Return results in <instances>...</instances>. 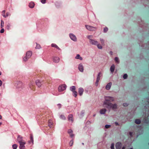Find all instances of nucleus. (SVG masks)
<instances>
[{"instance_id": "1", "label": "nucleus", "mask_w": 149, "mask_h": 149, "mask_svg": "<svg viewBox=\"0 0 149 149\" xmlns=\"http://www.w3.org/2000/svg\"><path fill=\"white\" fill-rule=\"evenodd\" d=\"M104 104L107 106H104L109 109L112 108L113 109H116L117 107V104H113L110 102H105L104 103Z\"/></svg>"}, {"instance_id": "2", "label": "nucleus", "mask_w": 149, "mask_h": 149, "mask_svg": "<svg viewBox=\"0 0 149 149\" xmlns=\"http://www.w3.org/2000/svg\"><path fill=\"white\" fill-rule=\"evenodd\" d=\"M91 40V41H89V42L91 44L93 45H97L98 48L99 49H102V47L101 45H100L97 41L93 39Z\"/></svg>"}, {"instance_id": "3", "label": "nucleus", "mask_w": 149, "mask_h": 149, "mask_svg": "<svg viewBox=\"0 0 149 149\" xmlns=\"http://www.w3.org/2000/svg\"><path fill=\"white\" fill-rule=\"evenodd\" d=\"M32 55V52L31 51L27 52L26 54V56L23 58V61H27L28 59L30 58Z\"/></svg>"}, {"instance_id": "4", "label": "nucleus", "mask_w": 149, "mask_h": 149, "mask_svg": "<svg viewBox=\"0 0 149 149\" xmlns=\"http://www.w3.org/2000/svg\"><path fill=\"white\" fill-rule=\"evenodd\" d=\"M114 100V98L113 97L107 96L105 98V101L104 103V105H105L104 103L105 102H112Z\"/></svg>"}, {"instance_id": "5", "label": "nucleus", "mask_w": 149, "mask_h": 149, "mask_svg": "<svg viewBox=\"0 0 149 149\" xmlns=\"http://www.w3.org/2000/svg\"><path fill=\"white\" fill-rule=\"evenodd\" d=\"M66 86V85L64 84L60 85L58 88V91L61 92L63 91L65 89Z\"/></svg>"}, {"instance_id": "6", "label": "nucleus", "mask_w": 149, "mask_h": 149, "mask_svg": "<svg viewBox=\"0 0 149 149\" xmlns=\"http://www.w3.org/2000/svg\"><path fill=\"white\" fill-rule=\"evenodd\" d=\"M85 26L86 28L89 31H93L96 30V28L95 27H93L91 26L86 25Z\"/></svg>"}, {"instance_id": "7", "label": "nucleus", "mask_w": 149, "mask_h": 149, "mask_svg": "<svg viewBox=\"0 0 149 149\" xmlns=\"http://www.w3.org/2000/svg\"><path fill=\"white\" fill-rule=\"evenodd\" d=\"M69 36L72 40L75 42L77 41V38L74 34L72 33H70L69 34Z\"/></svg>"}, {"instance_id": "8", "label": "nucleus", "mask_w": 149, "mask_h": 149, "mask_svg": "<svg viewBox=\"0 0 149 149\" xmlns=\"http://www.w3.org/2000/svg\"><path fill=\"white\" fill-rule=\"evenodd\" d=\"M29 86L31 89L32 90H34L35 88L34 82L31 81L29 84Z\"/></svg>"}, {"instance_id": "9", "label": "nucleus", "mask_w": 149, "mask_h": 149, "mask_svg": "<svg viewBox=\"0 0 149 149\" xmlns=\"http://www.w3.org/2000/svg\"><path fill=\"white\" fill-rule=\"evenodd\" d=\"M19 148L20 149H25V147L24 146L25 144H26V142L24 141L22 142H21L19 143Z\"/></svg>"}, {"instance_id": "10", "label": "nucleus", "mask_w": 149, "mask_h": 149, "mask_svg": "<svg viewBox=\"0 0 149 149\" xmlns=\"http://www.w3.org/2000/svg\"><path fill=\"white\" fill-rule=\"evenodd\" d=\"M17 140L19 143L24 141L23 139V137L19 135L18 136Z\"/></svg>"}, {"instance_id": "11", "label": "nucleus", "mask_w": 149, "mask_h": 149, "mask_svg": "<svg viewBox=\"0 0 149 149\" xmlns=\"http://www.w3.org/2000/svg\"><path fill=\"white\" fill-rule=\"evenodd\" d=\"M78 69L81 72L84 71V67L82 63H80L79 65Z\"/></svg>"}, {"instance_id": "12", "label": "nucleus", "mask_w": 149, "mask_h": 149, "mask_svg": "<svg viewBox=\"0 0 149 149\" xmlns=\"http://www.w3.org/2000/svg\"><path fill=\"white\" fill-rule=\"evenodd\" d=\"M60 60V58L57 57H54L53 58V61L56 63H58Z\"/></svg>"}, {"instance_id": "13", "label": "nucleus", "mask_w": 149, "mask_h": 149, "mask_svg": "<svg viewBox=\"0 0 149 149\" xmlns=\"http://www.w3.org/2000/svg\"><path fill=\"white\" fill-rule=\"evenodd\" d=\"M122 146V144L120 142H118L116 143V147L117 149H120Z\"/></svg>"}, {"instance_id": "14", "label": "nucleus", "mask_w": 149, "mask_h": 149, "mask_svg": "<svg viewBox=\"0 0 149 149\" xmlns=\"http://www.w3.org/2000/svg\"><path fill=\"white\" fill-rule=\"evenodd\" d=\"M84 91V90L83 88H79L78 90V93L79 95L80 96H81L83 95Z\"/></svg>"}, {"instance_id": "15", "label": "nucleus", "mask_w": 149, "mask_h": 149, "mask_svg": "<svg viewBox=\"0 0 149 149\" xmlns=\"http://www.w3.org/2000/svg\"><path fill=\"white\" fill-rule=\"evenodd\" d=\"M42 82H40L39 80H37L36 81V84L37 86L40 87L42 84Z\"/></svg>"}, {"instance_id": "16", "label": "nucleus", "mask_w": 149, "mask_h": 149, "mask_svg": "<svg viewBox=\"0 0 149 149\" xmlns=\"http://www.w3.org/2000/svg\"><path fill=\"white\" fill-rule=\"evenodd\" d=\"M30 141H29V143H30L31 142H32V144H33L34 140L33 136V135L32 134H30Z\"/></svg>"}, {"instance_id": "17", "label": "nucleus", "mask_w": 149, "mask_h": 149, "mask_svg": "<svg viewBox=\"0 0 149 149\" xmlns=\"http://www.w3.org/2000/svg\"><path fill=\"white\" fill-rule=\"evenodd\" d=\"M68 133L70 134V136L71 137H72L74 136V135L72 134V130L70 129L69 130H68Z\"/></svg>"}, {"instance_id": "18", "label": "nucleus", "mask_w": 149, "mask_h": 149, "mask_svg": "<svg viewBox=\"0 0 149 149\" xmlns=\"http://www.w3.org/2000/svg\"><path fill=\"white\" fill-rule=\"evenodd\" d=\"M35 6L34 3L33 2H30L29 5V7L31 8H33Z\"/></svg>"}, {"instance_id": "19", "label": "nucleus", "mask_w": 149, "mask_h": 149, "mask_svg": "<svg viewBox=\"0 0 149 149\" xmlns=\"http://www.w3.org/2000/svg\"><path fill=\"white\" fill-rule=\"evenodd\" d=\"M111 85V82H110V83H108L106 87V89L107 90H109L110 88Z\"/></svg>"}, {"instance_id": "20", "label": "nucleus", "mask_w": 149, "mask_h": 149, "mask_svg": "<svg viewBox=\"0 0 149 149\" xmlns=\"http://www.w3.org/2000/svg\"><path fill=\"white\" fill-rule=\"evenodd\" d=\"M68 118L69 120H71L72 122H73V115L71 114H69L68 116Z\"/></svg>"}, {"instance_id": "21", "label": "nucleus", "mask_w": 149, "mask_h": 149, "mask_svg": "<svg viewBox=\"0 0 149 149\" xmlns=\"http://www.w3.org/2000/svg\"><path fill=\"white\" fill-rule=\"evenodd\" d=\"M48 124V126L50 128H51L53 127L52 123L51 120H49Z\"/></svg>"}, {"instance_id": "22", "label": "nucleus", "mask_w": 149, "mask_h": 149, "mask_svg": "<svg viewBox=\"0 0 149 149\" xmlns=\"http://www.w3.org/2000/svg\"><path fill=\"white\" fill-rule=\"evenodd\" d=\"M75 58L77 59H79L81 61L83 60V58L81 57L80 55L79 54H78L76 55V56L75 57Z\"/></svg>"}, {"instance_id": "23", "label": "nucleus", "mask_w": 149, "mask_h": 149, "mask_svg": "<svg viewBox=\"0 0 149 149\" xmlns=\"http://www.w3.org/2000/svg\"><path fill=\"white\" fill-rule=\"evenodd\" d=\"M23 86V84L22 83L21 81H19L18 82V83L17 84V87L19 88L20 87H22Z\"/></svg>"}, {"instance_id": "24", "label": "nucleus", "mask_w": 149, "mask_h": 149, "mask_svg": "<svg viewBox=\"0 0 149 149\" xmlns=\"http://www.w3.org/2000/svg\"><path fill=\"white\" fill-rule=\"evenodd\" d=\"M106 111V109H102L100 111V113L101 114H104L105 113Z\"/></svg>"}, {"instance_id": "25", "label": "nucleus", "mask_w": 149, "mask_h": 149, "mask_svg": "<svg viewBox=\"0 0 149 149\" xmlns=\"http://www.w3.org/2000/svg\"><path fill=\"white\" fill-rule=\"evenodd\" d=\"M135 123L137 124H139L141 123V121L139 119H136L135 120Z\"/></svg>"}, {"instance_id": "26", "label": "nucleus", "mask_w": 149, "mask_h": 149, "mask_svg": "<svg viewBox=\"0 0 149 149\" xmlns=\"http://www.w3.org/2000/svg\"><path fill=\"white\" fill-rule=\"evenodd\" d=\"M115 69V66L114 65H113L110 68V70L111 71L113 72Z\"/></svg>"}, {"instance_id": "27", "label": "nucleus", "mask_w": 149, "mask_h": 149, "mask_svg": "<svg viewBox=\"0 0 149 149\" xmlns=\"http://www.w3.org/2000/svg\"><path fill=\"white\" fill-rule=\"evenodd\" d=\"M52 46L53 47H55L57 49H58L59 50H60V48L56 44H52Z\"/></svg>"}, {"instance_id": "28", "label": "nucleus", "mask_w": 149, "mask_h": 149, "mask_svg": "<svg viewBox=\"0 0 149 149\" xmlns=\"http://www.w3.org/2000/svg\"><path fill=\"white\" fill-rule=\"evenodd\" d=\"M101 74V72H100L98 73L97 77V80L98 81H99L100 79V75Z\"/></svg>"}, {"instance_id": "29", "label": "nucleus", "mask_w": 149, "mask_h": 149, "mask_svg": "<svg viewBox=\"0 0 149 149\" xmlns=\"http://www.w3.org/2000/svg\"><path fill=\"white\" fill-rule=\"evenodd\" d=\"M75 86H72L70 88V90L72 91H75Z\"/></svg>"}, {"instance_id": "30", "label": "nucleus", "mask_w": 149, "mask_h": 149, "mask_svg": "<svg viewBox=\"0 0 149 149\" xmlns=\"http://www.w3.org/2000/svg\"><path fill=\"white\" fill-rule=\"evenodd\" d=\"M73 95L75 97H76L77 95V92L76 91H73Z\"/></svg>"}, {"instance_id": "31", "label": "nucleus", "mask_w": 149, "mask_h": 149, "mask_svg": "<svg viewBox=\"0 0 149 149\" xmlns=\"http://www.w3.org/2000/svg\"><path fill=\"white\" fill-rule=\"evenodd\" d=\"M4 22L2 20L1 21V27L2 28L4 26Z\"/></svg>"}, {"instance_id": "32", "label": "nucleus", "mask_w": 149, "mask_h": 149, "mask_svg": "<svg viewBox=\"0 0 149 149\" xmlns=\"http://www.w3.org/2000/svg\"><path fill=\"white\" fill-rule=\"evenodd\" d=\"M17 144H14L12 145V147L13 149H16L17 148Z\"/></svg>"}, {"instance_id": "33", "label": "nucleus", "mask_w": 149, "mask_h": 149, "mask_svg": "<svg viewBox=\"0 0 149 149\" xmlns=\"http://www.w3.org/2000/svg\"><path fill=\"white\" fill-rule=\"evenodd\" d=\"M36 47L35 48L36 49H40V48H41V47L40 46V45L39 44H37V43H36Z\"/></svg>"}, {"instance_id": "34", "label": "nucleus", "mask_w": 149, "mask_h": 149, "mask_svg": "<svg viewBox=\"0 0 149 149\" xmlns=\"http://www.w3.org/2000/svg\"><path fill=\"white\" fill-rule=\"evenodd\" d=\"M5 10H3L2 12V15L4 17L6 18V16L5 15Z\"/></svg>"}, {"instance_id": "35", "label": "nucleus", "mask_w": 149, "mask_h": 149, "mask_svg": "<svg viewBox=\"0 0 149 149\" xmlns=\"http://www.w3.org/2000/svg\"><path fill=\"white\" fill-rule=\"evenodd\" d=\"M100 41L101 42L102 45H104V40L102 38L100 39Z\"/></svg>"}, {"instance_id": "36", "label": "nucleus", "mask_w": 149, "mask_h": 149, "mask_svg": "<svg viewBox=\"0 0 149 149\" xmlns=\"http://www.w3.org/2000/svg\"><path fill=\"white\" fill-rule=\"evenodd\" d=\"M89 39V41H91V40H93L92 38H93V36H88L87 37Z\"/></svg>"}, {"instance_id": "37", "label": "nucleus", "mask_w": 149, "mask_h": 149, "mask_svg": "<svg viewBox=\"0 0 149 149\" xmlns=\"http://www.w3.org/2000/svg\"><path fill=\"white\" fill-rule=\"evenodd\" d=\"M115 60L116 62L117 63H119V59L118 57H116L115 59Z\"/></svg>"}, {"instance_id": "38", "label": "nucleus", "mask_w": 149, "mask_h": 149, "mask_svg": "<svg viewBox=\"0 0 149 149\" xmlns=\"http://www.w3.org/2000/svg\"><path fill=\"white\" fill-rule=\"evenodd\" d=\"M73 143V140H72L70 141L69 143V145L70 146H72V145Z\"/></svg>"}, {"instance_id": "39", "label": "nucleus", "mask_w": 149, "mask_h": 149, "mask_svg": "<svg viewBox=\"0 0 149 149\" xmlns=\"http://www.w3.org/2000/svg\"><path fill=\"white\" fill-rule=\"evenodd\" d=\"M60 118L64 120H65L66 118L63 115H61L60 116Z\"/></svg>"}, {"instance_id": "40", "label": "nucleus", "mask_w": 149, "mask_h": 149, "mask_svg": "<svg viewBox=\"0 0 149 149\" xmlns=\"http://www.w3.org/2000/svg\"><path fill=\"white\" fill-rule=\"evenodd\" d=\"M127 77V74H125L123 76V78L124 79H126Z\"/></svg>"}, {"instance_id": "41", "label": "nucleus", "mask_w": 149, "mask_h": 149, "mask_svg": "<svg viewBox=\"0 0 149 149\" xmlns=\"http://www.w3.org/2000/svg\"><path fill=\"white\" fill-rule=\"evenodd\" d=\"M111 149H114V144L113 143L111 144Z\"/></svg>"}, {"instance_id": "42", "label": "nucleus", "mask_w": 149, "mask_h": 149, "mask_svg": "<svg viewBox=\"0 0 149 149\" xmlns=\"http://www.w3.org/2000/svg\"><path fill=\"white\" fill-rule=\"evenodd\" d=\"M10 25L9 24H8L6 26V28L7 29L9 30L10 28Z\"/></svg>"}, {"instance_id": "43", "label": "nucleus", "mask_w": 149, "mask_h": 149, "mask_svg": "<svg viewBox=\"0 0 149 149\" xmlns=\"http://www.w3.org/2000/svg\"><path fill=\"white\" fill-rule=\"evenodd\" d=\"M108 30V29L107 27L105 28L104 29V32H106Z\"/></svg>"}, {"instance_id": "44", "label": "nucleus", "mask_w": 149, "mask_h": 149, "mask_svg": "<svg viewBox=\"0 0 149 149\" xmlns=\"http://www.w3.org/2000/svg\"><path fill=\"white\" fill-rule=\"evenodd\" d=\"M110 126H111V125H105V127L107 129V128H109L110 127Z\"/></svg>"}, {"instance_id": "45", "label": "nucleus", "mask_w": 149, "mask_h": 149, "mask_svg": "<svg viewBox=\"0 0 149 149\" xmlns=\"http://www.w3.org/2000/svg\"><path fill=\"white\" fill-rule=\"evenodd\" d=\"M46 1V0H40L41 2L43 4L45 3Z\"/></svg>"}, {"instance_id": "46", "label": "nucleus", "mask_w": 149, "mask_h": 149, "mask_svg": "<svg viewBox=\"0 0 149 149\" xmlns=\"http://www.w3.org/2000/svg\"><path fill=\"white\" fill-rule=\"evenodd\" d=\"M4 32V29L2 28L0 31V32L1 33H3Z\"/></svg>"}, {"instance_id": "47", "label": "nucleus", "mask_w": 149, "mask_h": 149, "mask_svg": "<svg viewBox=\"0 0 149 149\" xmlns=\"http://www.w3.org/2000/svg\"><path fill=\"white\" fill-rule=\"evenodd\" d=\"M10 15V13H8V12H7L6 13V17H8V16H9Z\"/></svg>"}, {"instance_id": "48", "label": "nucleus", "mask_w": 149, "mask_h": 149, "mask_svg": "<svg viewBox=\"0 0 149 149\" xmlns=\"http://www.w3.org/2000/svg\"><path fill=\"white\" fill-rule=\"evenodd\" d=\"M123 105L124 107H126L128 105V104L127 103H124L123 104Z\"/></svg>"}, {"instance_id": "49", "label": "nucleus", "mask_w": 149, "mask_h": 149, "mask_svg": "<svg viewBox=\"0 0 149 149\" xmlns=\"http://www.w3.org/2000/svg\"><path fill=\"white\" fill-rule=\"evenodd\" d=\"M57 106L59 108H60L61 107V104H57Z\"/></svg>"}, {"instance_id": "50", "label": "nucleus", "mask_w": 149, "mask_h": 149, "mask_svg": "<svg viewBox=\"0 0 149 149\" xmlns=\"http://www.w3.org/2000/svg\"><path fill=\"white\" fill-rule=\"evenodd\" d=\"M99 81H97V80H96V82H95V84L96 86H97L98 85Z\"/></svg>"}, {"instance_id": "51", "label": "nucleus", "mask_w": 149, "mask_h": 149, "mask_svg": "<svg viewBox=\"0 0 149 149\" xmlns=\"http://www.w3.org/2000/svg\"><path fill=\"white\" fill-rule=\"evenodd\" d=\"M132 134H133V132H130L129 133V134L130 135V136L132 137Z\"/></svg>"}, {"instance_id": "52", "label": "nucleus", "mask_w": 149, "mask_h": 149, "mask_svg": "<svg viewBox=\"0 0 149 149\" xmlns=\"http://www.w3.org/2000/svg\"><path fill=\"white\" fill-rule=\"evenodd\" d=\"M115 125H116V126H118V125H119V124H118V123L117 122H116L115 123Z\"/></svg>"}, {"instance_id": "53", "label": "nucleus", "mask_w": 149, "mask_h": 149, "mask_svg": "<svg viewBox=\"0 0 149 149\" xmlns=\"http://www.w3.org/2000/svg\"><path fill=\"white\" fill-rule=\"evenodd\" d=\"M2 82L1 80H0V86L2 85Z\"/></svg>"}, {"instance_id": "54", "label": "nucleus", "mask_w": 149, "mask_h": 149, "mask_svg": "<svg viewBox=\"0 0 149 149\" xmlns=\"http://www.w3.org/2000/svg\"><path fill=\"white\" fill-rule=\"evenodd\" d=\"M125 149V147H123L122 148V149Z\"/></svg>"}, {"instance_id": "55", "label": "nucleus", "mask_w": 149, "mask_h": 149, "mask_svg": "<svg viewBox=\"0 0 149 149\" xmlns=\"http://www.w3.org/2000/svg\"><path fill=\"white\" fill-rule=\"evenodd\" d=\"M2 118V116L0 115V119H1Z\"/></svg>"}, {"instance_id": "56", "label": "nucleus", "mask_w": 149, "mask_h": 149, "mask_svg": "<svg viewBox=\"0 0 149 149\" xmlns=\"http://www.w3.org/2000/svg\"><path fill=\"white\" fill-rule=\"evenodd\" d=\"M1 72H0V75H1Z\"/></svg>"}, {"instance_id": "57", "label": "nucleus", "mask_w": 149, "mask_h": 149, "mask_svg": "<svg viewBox=\"0 0 149 149\" xmlns=\"http://www.w3.org/2000/svg\"><path fill=\"white\" fill-rule=\"evenodd\" d=\"M147 102H148L149 103V99H148V100Z\"/></svg>"}, {"instance_id": "58", "label": "nucleus", "mask_w": 149, "mask_h": 149, "mask_svg": "<svg viewBox=\"0 0 149 149\" xmlns=\"http://www.w3.org/2000/svg\"><path fill=\"white\" fill-rule=\"evenodd\" d=\"M2 124L1 123H0V125Z\"/></svg>"}, {"instance_id": "59", "label": "nucleus", "mask_w": 149, "mask_h": 149, "mask_svg": "<svg viewBox=\"0 0 149 149\" xmlns=\"http://www.w3.org/2000/svg\"><path fill=\"white\" fill-rule=\"evenodd\" d=\"M82 144L83 145H84V143H82Z\"/></svg>"}, {"instance_id": "60", "label": "nucleus", "mask_w": 149, "mask_h": 149, "mask_svg": "<svg viewBox=\"0 0 149 149\" xmlns=\"http://www.w3.org/2000/svg\"><path fill=\"white\" fill-rule=\"evenodd\" d=\"M130 149H133L132 148H131Z\"/></svg>"}]
</instances>
